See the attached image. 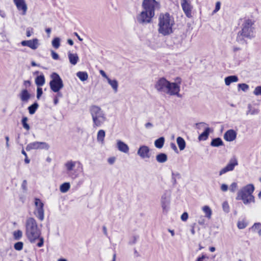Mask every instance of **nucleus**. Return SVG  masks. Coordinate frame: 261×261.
Instances as JSON below:
<instances>
[{
    "label": "nucleus",
    "instance_id": "nucleus-55",
    "mask_svg": "<svg viewBox=\"0 0 261 261\" xmlns=\"http://www.w3.org/2000/svg\"><path fill=\"white\" fill-rule=\"evenodd\" d=\"M99 73L102 75V76L106 78L107 80L109 78L103 70H100L99 71Z\"/></svg>",
    "mask_w": 261,
    "mask_h": 261
},
{
    "label": "nucleus",
    "instance_id": "nucleus-58",
    "mask_svg": "<svg viewBox=\"0 0 261 261\" xmlns=\"http://www.w3.org/2000/svg\"><path fill=\"white\" fill-rule=\"evenodd\" d=\"M170 146H171V148L173 150H174L176 152L177 151V148L176 147V145L174 143H171V144H170Z\"/></svg>",
    "mask_w": 261,
    "mask_h": 261
},
{
    "label": "nucleus",
    "instance_id": "nucleus-44",
    "mask_svg": "<svg viewBox=\"0 0 261 261\" xmlns=\"http://www.w3.org/2000/svg\"><path fill=\"white\" fill-rule=\"evenodd\" d=\"M238 188V185H237V182H232L230 186V188H229V190L231 192H233L234 193V192H236V190Z\"/></svg>",
    "mask_w": 261,
    "mask_h": 261
},
{
    "label": "nucleus",
    "instance_id": "nucleus-52",
    "mask_svg": "<svg viewBox=\"0 0 261 261\" xmlns=\"http://www.w3.org/2000/svg\"><path fill=\"white\" fill-rule=\"evenodd\" d=\"M51 55L52 58L54 60H58V59H59V57L58 54L57 53H56L55 51H54V50H51Z\"/></svg>",
    "mask_w": 261,
    "mask_h": 261
},
{
    "label": "nucleus",
    "instance_id": "nucleus-4",
    "mask_svg": "<svg viewBox=\"0 0 261 261\" xmlns=\"http://www.w3.org/2000/svg\"><path fill=\"white\" fill-rule=\"evenodd\" d=\"M175 21L173 16L168 12L161 13L158 17V32L162 35L168 36L173 32Z\"/></svg>",
    "mask_w": 261,
    "mask_h": 261
},
{
    "label": "nucleus",
    "instance_id": "nucleus-33",
    "mask_svg": "<svg viewBox=\"0 0 261 261\" xmlns=\"http://www.w3.org/2000/svg\"><path fill=\"white\" fill-rule=\"evenodd\" d=\"M180 174L178 172H174L173 171L172 172V177L171 181L174 186H175L177 184L176 179H179L180 178Z\"/></svg>",
    "mask_w": 261,
    "mask_h": 261
},
{
    "label": "nucleus",
    "instance_id": "nucleus-3",
    "mask_svg": "<svg viewBox=\"0 0 261 261\" xmlns=\"http://www.w3.org/2000/svg\"><path fill=\"white\" fill-rule=\"evenodd\" d=\"M238 32L236 40L241 44H247L246 39L251 40L255 37L254 21L250 19H245Z\"/></svg>",
    "mask_w": 261,
    "mask_h": 261
},
{
    "label": "nucleus",
    "instance_id": "nucleus-13",
    "mask_svg": "<svg viewBox=\"0 0 261 261\" xmlns=\"http://www.w3.org/2000/svg\"><path fill=\"white\" fill-rule=\"evenodd\" d=\"M238 165V162L236 158H233L231 159L228 164L225 167L223 168L220 171L219 175L221 176L222 175L229 172L232 171L234 170L236 166Z\"/></svg>",
    "mask_w": 261,
    "mask_h": 261
},
{
    "label": "nucleus",
    "instance_id": "nucleus-53",
    "mask_svg": "<svg viewBox=\"0 0 261 261\" xmlns=\"http://www.w3.org/2000/svg\"><path fill=\"white\" fill-rule=\"evenodd\" d=\"M21 188L23 191H26L27 190V181L26 180H23L21 184Z\"/></svg>",
    "mask_w": 261,
    "mask_h": 261
},
{
    "label": "nucleus",
    "instance_id": "nucleus-45",
    "mask_svg": "<svg viewBox=\"0 0 261 261\" xmlns=\"http://www.w3.org/2000/svg\"><path fill=\"white\" fill-rule=\"evenodd\" d=\"M43 93L42 89L40 87H38L37 88V95L36 97L38 99H39Z\"/></svg>",
    "mask_w": 261,
    "mask_h": 261
},
{
    "label": "nucleus",
    "instance_id": "nucleus-39",
    "mask_svg": "<svg viewBox=\"0 0 261 261\" xmlns=\"http://www.w3.org/2000/svg\"><path fill=\"white\" fill-rule=\"evenodd\" d=\"M52 45L54 47L57 49L60 46V39L59 37L55 38L51 42Z\"/></svg>",
    "mask_w": 261,
    "mask_h": 261
},
{
    "label": "nucleus",
    "instance_id": "nucleus-17",
    "mask_svg": "<svg viewBox=\"0 0 261 261\" xmlns=\"http://www.w3.org/2000/svg\"><path fill=\"white\" fill-rule=\"evenodd\" d=\"M237 137V133L233 129L227 130L224 135V139L229 142L233 141Z\"/></svg>",
    "mask_w": 261,
    "mask_h": 261
},
{
    "label": "nucleus",
    "instance_id": "nucleus-54",
    "mask_svg": "<svg viewBox=\"0 0 261 261\" xmlns=\"http://www.w3.org/2000/svg\"><path fill=\"white\" fill-rule=\"evenodd\" d=\"M228 186L225 184H223L221 186V190L223 192H226L228 190Z\"/></svg>",
    "mask_w": 261,
    "mask_h": 261
},
{
    "label": "nucleus",
    "instance_id": "nucleus-10",
    "mask_svg": "<svg viewBox=\"0 0 261 261\" xmlns=\"http://www.w3.org/2000/svg\"><path fill=\"white\" fill-rule=\"evenodd\" d=\"M161 206L163 213L166 214L170 208V194L168 191H165L161 196Z\"/></svg>",
    "mask_w": 261,
    "mask_h": 261
},
{
    "label": "nucleus",
    "instance_id": "nucleus-46",
    "mask_svg": "<svg viewBox=\"0 0 261 261\" xmlns=\"http://www.w3.org/2000/svg\"><path fill=\"white\" fill-rule=\"evenodd\" d=\"M222 207L224 212H225L226 213H228L229 212V207L227 202H224L222 204Z\"/></svg>",
    "mask_w": 261,
    "mask_h": 261
},
{
    "label": "nucleus",
    "instance_id": "nucleus-32",
    "mask_svg": "<svg viewBox=\"0 0 261 261\" xmlns=\"http://www.w3.org/2000/svg\"><path fill=\"white\" fill-rule=\"evenodd\" d=\"M250 229L253 232L257 231L258 234L259 236H261V223L259 222L255 223L250 228Z\"/></svg>",
    "mask_w": 261,
    "mask_h": 261
},
{
    "label": "nucleus",
    "instance_id": "nucleus-30",
    "mask_svg": "<svg viewBox=\"0 0 261 261\" xmlns=\"http://www.w3.org/2000/svg\"><path fill=\"white\" fill-rule=\"evenodd\" d=\"M223 145V142L220 138L213 139L211 143V145L213 147H219Z\"/></svg>",
    "mask_w": 261,
    "mask_h": 261
},
{
    "label": "nucleus",
    "instance_id": "nucleus-22",
    "mask_svg": "<svg viewBox=\"0 0 261 261\" xmlns=\"http://www.w3.org/2000/svg\"><path fill=\"white\" fill-rule=\"evenodd\" d=\"M238 81V77L237 75H234L226 76L224 79L225 84L226 86H229L232 83L237 82Z\"/></svg>",
    "mask_w": 261,
    "mask_h": 261
},
{
    "label": "nucleus",
    "instance_id": "nucleus-56",
    "mask_svg": "<svg viewBox=\"0 0 261 261\" xmlns=\"http://www.w3.org/2000/svg\"><path fill=\"white\" fill-rule=\"evenodd\" d=\"M146 128L149 129L153 127V124L150 122H147L145 124Z\"/></svg>",
    "mask_w": 261,
    "mask_h": 261
},
{
    "label": "nucleus",
    "instance_id": "nucleus-21",
    "mask_svg": "<svg viewBox=\"0 0 261 261\" xmlns=\"http://www.w3.org/2000/svg\"><path fill=\"white\" fill-rule=\"evenodd\" d=\"M68 57L69 58V62L73 65L77 64L79 58L76 54H72L70 52L68 53Z\"/></svg>",
    "mask_w": 261,
    "mask_h": 261
},
{
    "label": "nucleus",
    "instance_id": "nucleus-40",
    "mask_svg": "<svg viewBox=\"0 0 261 261\" xmlns=\"http://www.w3.org/2000/svg\"><path fill=\"white\" fill-rule=\"evenodd\" d=\"M22 236V232L20 230H17L16 231H14L13 232V238L16 240H20Z\"/></svg>",
    "mask_w": 261,
    "mask_h": 261
},
{
    "label": "nucleus",
    "instance_id": "nucleus-36",
    "mask_svg": "<svg viewBox=\"0 0 261 261\" xmlns=\"http://www.w3.org/2000/svg\"><path fill=\"white\" fill-rule=\"evenodd\" d=\"M70 185L69 182H64L61 185L60 187V190L62 193H66L70 189Z\"/></svg>",
    "mask_w": 261,
    "mask_h": 261
},
{
    "label": "nucleus",
    "instance_id": "nucleus-64",
    "mask_svg": "<svg viewBox=\"0 0 261 261\" xmlns=\"http://www.w3.org/2000/svg\"><path fill=\"white\" fill-rule=\"evenodd\" d=\"M176 83L178 86H179V84L181 83V79L179 77H177L176 79Z\"/></svg>",
    "mask_w": 261,
    "mask_h": 261
},
{
    "label": "nucleus",
    "instance_id": "nucleus-8",
    "mask_svg": "<svg viewBox=\"0 0 261 261\" xmlns=\"http://www.w3.org/2000/svg\"><path fill=\"white\" fill-rule=\"evenodd\" d=\"M51 78L52 80L49 82L51 90L54 92H59L64 86L62 79L56 72H54L51 74Z\"/></svg>",
    "mask_w": 261,
    "mask_h": 261
},
{
    "label": "nucleus",
    "instance_id": "nucleus-18",
    "mask_svg": "<svg viewBox=\"0 0 261 261\" xmlns=\"http://www.w3.org/2000/svg\"><path fill=\"white\" fill-rule=\"evenodd\" d=\"M182 9L187 17L190 18L192 16L191 11L192 6L189 2L181 3Z\"/></svg>",
    "mask_w": 261,
    "mask_h": 261
},
{
    "label": "nucleus",
    "instance_id": "nucleus-5",
    "mask_svg": "<svg viewBox=\"0 0 261 261\" xmlns=\"http://www.w3.org/2000/svg\"><path fill=\"white\" fill-rule=\"evenodd\" d=\"M154 88L159 92L168 94L170 95H176L180 97L179 94L180 86L174 82H170L165 77L160 78L156 82Z\"/></svg>",
    "mask_w": 261,
    "mask_h": 261
},
{
    "label": "nucleus",
    "instance_id": "nucleus-48",
    "mask_svg": "<svg viewBox=\"0 0 261 261\" xmlns=\"http://www.w3.org/2000/svg\"><path fill=\"white\" fill-rule=\"evenodd\" d=\"M237 225L239 229H244L247 226L246 224L242 221H239Z\"/></svg>",
    "mask_w": 261,
    "mask_h": 261
},
{
    "label": "nucleus",
    "instance_id": "nucleus-50",
    "mask_svg": "<svg viewBox=\"0 0 261 261\" xmlns=\"http://www.w3.org/2000/svg\"><path fill=\"white\" fill-rule=\"evenodd\" d=\"M208 258V257L205 254H202L201 256L197 257L196 261H204L206 259Z\"/></svg>",
    "mask_w": 261,
    "mask_h": 261
},
{
    "label": "nucleus",
    "instance_id": "nucleus-14",
    "mask_svg": "<svg viewBox=\"0 0 261 261\" xmlns=\"http://www.w3.org/2000/svg\"><path fill=\"white\" fill-rule=\"evenodd\" d=\"M150 148L146 145H141L137 151V154L142 159H149L151 154Z\"/></svg>",
    "mask_w": 261,
    "mask_h": 261
},
{
    "label": "nucleus",
    "instance_id": "nucleus-57",
    "mask_svg": "<svg viewBox=\"0 0 261 261\" xmlns=\"http://www.w3.org/2000/svg\"><path fill=\"white\" fill-rule=\"evenodd\" d=\"M108 161L110 164H113L115 161V158L114 157L110 158Z\"/></svg>",
    "mask_w": 261,
    "mask_h": 261
},
{
    "label": "nucleus",
    "instance_id": "nucleus-29",
    "mask_svg": "<svg viewBox=\"0 0 261 261\" xmlns=\"http://www.w3.org/2000/svg\"><path fill=\"white\" fill-rule=\"evenodd\" d=\"M108 83L111 85L112 89L115 92H117L118 91V83L116 80H111L109 78L107 80Z\"/></svg>",
    "mask_w": 261,
    "mask_h": 261
},
{
    "label": "nucleus",
    "instance_id": "nucleus-23",
    "mask_svg": "<svg viewBox=\"0 0 261 261\" xmlns=\"http://www.w3.org/2000/svg\"><path fill=\"white\" fill-rule=\"evenodd\" d=\"M35 82L38 87H41L44 85L45 82V77L43 74L37 76L35 78Z\"/></svg>",
    "mask_w": 261,
    "mask_h": 261
},
{
    "label": "nucleus",
    "instance_id": "nucleus-47",
    "mask_svg": "<svg viewBox=\"0 0 261 261\" xmlns=\"http://www.w3.org/2000/svg\"><path fill=\"white\" fill-rule=\"evenodd\" d=\"M253 93L255 95H261V86L256 87L253 92Z\"/></svg>",
    "mask_w": 261,
    "mask_h": 261
},
{
    "label": "nucleus",
    "instance_id": "nucleus-49",
    "mask_svg": "<svg viewBox=\"0 0 261 261\" xmlns=\"http://www.w3.org/2000/svg\"><path fill=\"white\" fill-rule=\"evenodd\" d=\"M221 7V3L220 2H217L216 3L215 10L213 11V13H215L217 12L220 9Z\"/></svg>",
    "mask_w": 261,
    "mask_h": 261
},
{
    "label": "nucleus",
    "instance_id": "nucleus-6",
    "mask_svg": "<svg viewBox=\"0 0 261 261\" xmlns=\"http://www.w3.org/2000/svg\"><path fill=\"white\" fill-rule=\"evenodd\" d=\"M89 112L94 128L101 127L107 121L106 113L99 107L96 105L91 106Z\"/></svg>",
    "mask_w": 261,
    "mask_h": 261
},
{
    "label": "nucleus",
    "instance_id": "nucleus-59",
    "mask_svg": "<svg viewBox=\"0 0 261 261\" xmlns=\"http://www.w3.org/2000/svg\"><path fill=\"white\" fill-rule=\"evenodd\" d=\"M32 33H33V32H31L29 28L27 29V32H26L27 36L28 37H30L31 36Z\"/></svg>",
    "mask_w": 261,
    "mask_h": 261
},
{
    "label": "nucleus",
    "instance_id": "nucleus-62",
    "mask_svg": "<svg viewBox=\"0 0 261 261\" xmlns=\"http://www.w3.org/2000/svg\"><path fill=\"white\" fill-rule=\"evenodd\" d=\"M24 85L25 86H30L31 85V82L30 81H25L24 82Z\"/></svg>",
    "mask_w": 261,
    "mask_h": 261
},
{
    "label": "nucleus",
    "instance_id": "nucleus-51",
    "mask_svg": "<svg viewBox=\"0 0 261 261\" xmlns=\"http://www.w3.org/2000/svg\"><path fill=\"white\" fill-rule=\"evenodd\" d=\"M181 219L183 221H186L188 218V214L187 212H184L181 216Z\"/></svg>",
    "mask_w": 261,
    "mask_h": 261
},
{
    "label": "nucleus",
    "instance_id": "nucleus-9",
    "mask_svg": "<svg viewBox=\"0 0 261 261\" xmlns=\"http://www.w3.org/2000/svg\"><path fill=\"white\" fill-rule=\"evenodd\" d=\"M76 162L72 160L67 161L64 165L66 173L69 177L75 179L78 176V173L75 169Z\"/></svg>",
    "mask_w": 261,
    "mask_h": 261
},
{
    "label": "nucleus",
    "instance_id": "nucleus-63",
    "mask_svg": "<svg viewBox=\"0 0 261 261\" xmlns=\"http://www.w3.org/2000/svg\"><path fill=\"white\" fill-rule=\"evenodd\" d=\"M67 43L70 45H72L73 44V41L71 39H68L67 40Z\"/></svg>",
    "mask_w": 261,
    "mask_h": 261
},
{
    "label": "nucleus",
    "instance_id": "nucleus-25",
    "mask_svg": "<svg viewBox=\"0 0 261 261\" xmlns=\"http://www.w3.org/2000/svg\"><path fill=\"white\" fill-rule=\"evenodd\" d=\"M106 136V132L103 129H100L98 131L97 134V141L98 142L103 144L104 143V140Z\"/></svg>",
    "mask_w": 261,
    "mask_h": 261
},
{
    "label": "nucleus",
    "instance_id": "nucleus-37",
    "mask_svg": "<svg viewBox=\"0 0 261 261\" xmlns=\"http://www.w3.org/2000/svg\"><path fill=\"white\" fill-rule=\"evenodd\" d=\"M202 210L205 214V217L210 219L212 214V212L210 207L207 205H205L202 207Z\"/></svg>",
    "mask_w": 261,
    "mask_h": 261
},
{
    "label": "nucleus",
    "instance_id": "nucleus-26",
    "mask_svg": "<svg viewBox=\"0 0 261 261\" xmlns=\"http://www.w3.org/2000/svg\"><path fill=\"white\" fill-rule=\"evenodd\" d=\"M168 157L165 153H160L156 156V160L159 163H164L167 161Z\"/></svg>",
    "mask_w": 261,
    "mask_h": 261
},
{
    "label": "nucleus",
    "instance_id": "nucleus-12",
    "mask_svg": "<svg viewBox=\"0 0 261 261\" xmlns=\"http://www.w3.org/2000/svg\"><path fill=\"white\" fill-rule=\"evenodd\" d=\"M35 205L36 206V212L35 214L38 219L42 221L44 219V204L41 200L37 198H35Z\"/></svg>",
    "mask_w": 261,
    "mask_h": 261
},
{
    "label": "nucleus",
    "instance_id": "nucleus-35",
    "mask_svg": "<svg viewBox=\"0 0 261 261\" xmlns=\"http://www.w3.org/2000/svg\"><path fill=\"white\" fill-rule=\"evenodd\" d=\"M76 76L80 79L81 81H85L87 80L88 75L86 72L79 71L76 73Z\"/></svg>",
    "mask_w": 261,
    "mask_h": 261
},
{
    "label": "nucleus",
    "instance_id": "nucleus-31",
    "mask_svg": "<svg viewBox=\"0 0 261 261\" xmlns=\"http://www.w3.org/2000/svg\"><path fill=\"white\" fill-rule=\"evenodd\" d=\"M165 143V138L163 137H161L154 141V145L158 148H162Z\"/></svg>",
    "mask_w": 261,
    "mask_h": 261
},
{
    "label": "nucleus",
    "instance_id": "nucleus-38",
    "mask_svg": "<svg viewBox=\"0 0 261 261\" xmlns=\"http://www.w3.org/2000/svg\"><path fill=\"white\" fill-rule=\"evenodd\" d=\"M28 120V118L25 116L23 117L21 119V124L22 125V126L27 130H29L30 129V126L27 123Z\"/></svg>",
    "mask_w": 261,
    "mask_h": 261
},
{
    "label": "nucleus",
    "instance_id": "nucleus-20",
    "mask_svg": "<svg viewBox=\"0 0 261 261\" xmlns=\"http://www.w3.org/2000/svg\"><path fill=\"white\" fill-rule=\"evenodd\" d=\"M19 97L22 101L27 102L31 98V94L27 89H23L19 94Z\"/></svg>",
    "mask_w": 261,
    "mask_h": 261
},
{
    "label": "nucleus",
    "instance_id": "nucleus-43",
    "mask_svg": "<svg viewBox=\"0 0 261 261\" xmlns=\"http://www.w3.org/2000/svg\"><path fill=\"white\" fill-rule=\"evenodd\" d=\"M197 222L198 223L202 226H203L205 225V220L204 216H199L197 217Z\"/></svg>",
    "mask_w": 261,
    "mask_h": 261
},
{
    "label": "nucleus",
    "instance_id": "nucleus-15",
    "mask_svg": "<svg viewBox=\"0 0 261 261\" xmlns=\"http://www.w3.org/2000/svg\"><path fill=\"white\" fill-rule=\"evenodd\" d=\"M21 44L23 46H28L33 50H35L39 46V40L34 38L32 40H23L21 42Z\"/></svg>",
    "mask_w": 261,
    "mask_h": 261
},
{
    "label": "nucleus",
    "instance_id": "nucleus-1",
    "mask_svg": "<svg viewBox=\"0 0 261 261\" xmlns=\"http://www.w3.org/2000/svg\"><path fill=\"white\" fill-rule=\"evenodd\" d=\"M142 7L144 10L137 17V19L140 23H147L151 21L155 10L159 9L160 5L155 0H144Z\"/></svg>",
    "mask_w": 261,
    "mask_h": 261
},
{
    "label": "nucleus",
    "instance_id": "nucleus-42",
    "mask_svg": "<svg viewBox=\"0 0 261 261\" xmlns=\"http://www.w3.org/2000/svg\"><path fill=\"white\" fill-rule=\"evenodd\" d=\"M23 246V242H18L14 244V248L16 250L20 251L22 249Z\"/></svg>",
    "mask_w": 261,
    "mask_h": 261
},
{
    "label": "nucleus",
    "instance_id": "nucleus-2",
    "mask_svg": "<svg viewBox=\"0 0 261 261\" xmlns=\"http://www.w3.org/2000/svg\"><path fill=\"white\" fill-rule=\"evenodd\" d=\"M26 235L31 243L36 244L37 246L41 247L44 244V239L41 237V230L38 228L36 221L33 218H29L26 222Z\"/></svg>",
    "mask_w": 261,
    "mask_h": 261
},
{
    "label": "nucleus",
    "instance_id": "nucleus-24",
    "mask_svg": "<svg viewBox=\"0 0 261 261\" xmlns=\"http://www.w3.org/2000/svg\"><path fill=\"white\" fill-rule=\"evenodd\" d=\"M248 110L246 112V115L250 114L251 115H257L259 112V110L253 107L252 105L249 103L247 105Z\"/></svg>",
    "mask_w": 261,
    "mask_h": 261
},
{
    "label": "nucleus",
    "instance_id": "nucleus-60",
    "mask_svg": "<svg viewBox=\"0 0 261 261\" xmlns=\"http://www.w3.org/2000/svg\"><path fill=\"white\" fill-rule=\"evenodd\" d=\"M5 139H6V147L7 148H9V138L8 136H6L5 137Z\"/></svg>",
    "mask_w": 261,
    "mask_h": 261
},
{
    "label": "nucleus",
    "instance_id": "nucleus-61",
    "mask_svg": "<svg viewBox=\"0 0 261 261\" xmlns=\"http://www.w3.org/2000/svg\"><path fill=\"white\" fill-rule=\"evenodd\" d=\"M103 232V233L107 236H108V232H107V227L105 226H103L102 227Z\"/></svg>",
    "mask_w": 261,
    "mask_h": 261
},
{
    "label": "nucleus",
    "instance_id": "nucleus-28",
    "mask_svg": "<svg viewBox=\"0 0 261 261\" xmlns=\"http://www.w3.org/2000/svg\"><path fill=\"white\" fill-rule=\"evenodd\" d=\"M176 142L180 150H184L186 147V142L181 137H178L176 139Z\"/></svg>",
    "mask_w": 261,
    "mask_h": 261
},
{
    "label": "nucleus",
    "instance_id": "nucleus-7",
    "mask_svg": "<svg viewBox=\"0 0 261 261\" xmlns=\"http://www.w3.org/2000/svg\"><path fill=\"white\" fill-rule=\"evenodd\" d=\"M254 191V187L252 184H248L240 189L236 197L237 200H242L244 204L247 205L251 202H255L254 196L252 195Z\"/></svg>",
    "mask_w": 261,
    "mask_h": 261
},
{
    "label": "nucleus",
    "instance_id": "nucleus-34",
    "mask_svg": "<svg viewBox=\"0 0 261 261\" xmlns=\"http://www.w3.org/2000/svg\"><path fill=\"white\" fill-rule=\"evenodd\" d=\"M39 107V105L37 102H35L33 104L28 107L29 112L31 115L35 114L36 110Z\"/></svg>",
    "mask_w": 261,
    "mask_h": 261
},
{
    "label": "nucleus",
    "instance_id": "nucleus-41",
    "mask_svg": "<svg viewBox=\"0 0 261 261\" xmlns=\"http://www.w3.org/2000/svg\"><path fill=\"white\" fill-rule=\"evenodd\" d=\"M238 90H241L244 92H246L249 89V86L245 83L239 84L238 85Z\"/></svg>",
    "mask_w": 261,
    "mask_h": 261
},
{
    "label": "nucleus",
    "instance_id": "nucleus-27",
    "mask_svg": "<svg viewBox=\"0 0 261 261\" xmlns=\"http://www.w3.org/2000/svg\"><path fill=\"white\" fill-rule=\"evenodd\" d=\"M211 129L210 127H206L204 132L202 133L198 137V139L199 140H206L210 134Z\"/></svg>",
    "mask_w": 261,
    "mask_h": 261
},
{
    "label": "nucleus",
    "instance_id": "nucleus-11",
    "mask_svg": "<svg viewBox=\"0 0 261 261\" xmlns=\"http://www.w3.org/2000/svg\"><path fill=\"white\" fill-rule=\"evenodd\" d=\"M49 148L48 144L45 142H34L28 144L26 147L27 151H29L33 149H45Z\"/></svg>",
    "mask_w": 261,
    "mask_h": 261
},
{
    "label": "nucleus",
    "instance_id": "nucleus-16",
    "mask_svg": "<svg viewBox=\"0 0 261 261\" xmlns=\"http://www.w3.org/2000/svg\"><path fill=\"white\" fill-rule=\"evenodd\" d=\"M17 9L22 11V15H25L27 10V6L24 0H13Z\"/></svg>",
    "mask_w": 261,
    "mask_h": 261
},
{
    "label": "nucleus",
    "instance_id": "nucleus-19",
    "mask_svg": "<svg viewBox=\"0 0 261 261\" xmlns=\"http://www.w3.org/2000/svg\"><path fill=\"white\" fill-rule=\"evenodd\" d=\"M117 147L118 149L123 153H127L129 151V147L128 146L121 140L117 141Z\"/></svg>",
    "mask_w": 261,
    "mask_h": 261
}]
</instances>
